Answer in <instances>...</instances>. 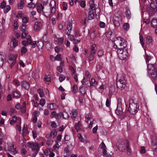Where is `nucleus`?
Segmentation results:
<instances>
[{"mask_svg": "<svg viewBox=\"0 0 157 157\" xmlns=\"http://www.w3.org/2000/svg\"><path fill=\"white\" fill-rule=\"evenodd\" d=\"M64 153L65 155L69 156L71 154V151L69 150L67 147H65L64 149Z\"/></svg>", "mask_w": 157, "mask_h": 157, "instance_id": "nucleus-33", "label": "nucleus"}, {"mask_svg": "<svg viewBox=\"0 0 157 157\" xmlns=\"http://www.w3.org/2000/svg\"><path fill=\"white\" fill-rule=\"evenodd\" d=\"M151 147L153 151L157 152V136L153 133L150 136Z\"/></svg>", "mask_w": 157, "mask_h": 157, "instance_id": "nucleus-9", "label": "nucleus"}, {"mask_svg": "<svg viewBox=\"0 0 157 157\" xmlns=\"http://www.w3.org/2000/svg\"><path fill=\"white\" fill-rule=\"evenodd\" d=\"M82 127V122L81 121H79L75 123V127L77 132L81 130Z\"/></svg>", "mask_w": 157, "mask_h": 157, "instance_id": "nucleus-14", "label": "nucleus"}, {"mask_svg": "<svg viewBox=\"0 0 157 157\" xmlns=\"http://www.w3.org/2000/svg\"><path fill=\"white\" fill-rule=\"evenodd\" d=\"M63 118L65 119H67L69 117V114L66 111H63L62 113Z\"/></svg>", "mask_w": 157, "mask_h": 157, "instance_id": "nucleus-36", "label": "nucleus"}, {"mask_svg": "<svg viewBox=\"0 0 157 157\" xmlns=\"http://www.w3.org/2000/svg\"><path fill=\"white\" fill-rule=\"evenodd\" d=\"M26 103L25 102L23 103V105L21 107V112L22 113H24L26 111Z\"/></svg>", "mask_w": 157, "mask_h": 157, "instance_id": "nucleus-43", "label": "nucleus"}, {"mask_svg": "<svg viewBox=\"0 0 157 157\" xmlns=\"http://www.w3.org/2000/svg\"><path fill=\"white\" fill-rule=\"evenodd\" d=\"M37 92L40 97L42 98L44 96V93L43 89H38Z\"/></svg>", "mask_w": 157, "mask_h": 157, "instance_id": "nucleus-45", "label": "nucleus"}, {"mask_svg": "<svg viewBox=\"0 0 157 157\" xmlns=\"http://www.w3.org/2000/svg\"><path fill=\"white\" fill-rule=\"evenodd\" d=\"M126 109L131 114H135L138 111L139 105L138 103L135 102L133 100L130 99L129 101H125Z\"/></svg>", "mask_w": 157, "mask_h": 157, "instance_id": "nucleus-1", "label": "nucleus"}, {"mask_svg": "<svg viewBox=\"0 0 157 157\" xmlns=\"http://www.w3.org/2000/svg\"><path fill=\"white\" fill-rule=\"evenodd\" d=\"M117 88H124L127 87L124 75L123 74H118L117 78Z\"/></svg>", "mask_w": 157, "mask_h": 157, "instance_id": "nucleus-2", "label": "nucleus"}, {"mask_svg": "<svg viewBox=\"0 0 157 157\" xmlns=\"http://www.w3.org/2000/svg\"><path fill=\"white\" fill-rule=\"evenodd\" d=\"M124 29L125 30H127L129 29V25L128 23H125L124 24Z\"/></svg>", "mask_w": 157, "mask_h": 157, "instance_id": "nucleus-59", "label": "nucleus"}, {"mask_svg": "<svg viewBox=\"0 0 157 157\" xmlns=\"http://www.w3.org/2000/svg\"><path fill=\"white\" fill-rule=\"evenodd\" d=\"M29 38H28L27 39V43L29 44H31V43L32 42V40L31 36L29 35Z\"/></svg>", "mask_w": 157, "mask_h": 157, "instance_id": "nucleus-62", "label": "nucleus"}, {"mask_svg": "<svg viewBox=\"0 0 157 157\" xmlns=\"http://www.w3.org/2000/svg\"><path fill=\"white\" fill-rule=\"evenodd\" d=\"M20 30L23 32H26L28 31L27 25L24 24H22L21 26L19 27Z\"/></svg>", "mask_w": 157, "mask_h": 157, "instance_id": "nucleus-25", "label": "nucleus"}, {"mask_svg": "<svg viewBox=\"0 0 157 157\" xmlns=\"http://www.w3.org/2000/svg\"><path fill=\"white\" fill-rule=\"evenodd\" d=\"M122 101L121 98H119L117 99V108L115 110V113L118 115L121 116L123 113L122 108Z\"/></svg>", "mask_w": 157, "mask_h": 157, "instance_id": "nucleus-10", "label": "nucleus"}, {"mask_svg": "<svg viewBox=\"0 0 157 157\" xmlns=\"http://www.w3.org/2000/svg\"><path fill=\"white\" fill-rule=\"evenodd\" d=\"M62 115V113H58L56 114L55 117L56 119H59L61 118Z\"/></svg>", "mask_w": 157, "mask_h": 157, "instance_id": "nucleus-63", "label": "nucleus"}, {"mask_svg": "<svg viewBox=\"0 0 157 157\" xmlns=\"http://www.w3.org/2000/svg\"><path fill=\"white\" fill-rule=\"evenodd\" d=\"M4 150L6 151H9L13 155L18 153L16 147L12 143H9L6 144L4 147Z\"/></svg>", "mask_w": 157, "mask_h": 157, "instance_id": "nucleus-5", "label": "nucleus"}, {"mask_svg": "<svg viewBox=\"0 0 157 157\" xmlns=\"http://www.w3.org/2000/svg\"><path fill=\"white\" fill-rule=\"evenodd\" d=\"M94 2V0H90L89 2L90 9L91 10H94L96 9L95 5Z\"/></svg>", "mask_w": 157, "mask_h": 157, "instance_id": "nucleus-20", "label": "nucleus"}, {"mask_svg": "<svg viewBox=\"0 0 157 157\" xmlns=\"http://www.w3.org/2000/svg\"><path fill=\"white\" fill-rule=\"evenodd\" d=\"M5 58L2 53H0V67H2L3 63Z\"/></svg>", "mask_w": 157, "mask_h": 157, "instance_id": "nucleus-28", "label": "nucleus"}, {"mask_svg": "<svg viewBox=\"0 0 157 157\" xmlns=\"http://www.w3.org/2000/svg\"><path fill=\"white\" fill-rule=\"evenodd\" d=\"M46 46L48 50H49L52 48V46L49 42H47Z\"/></svg>", "mask_w": 157, "mask_h": 157, "instance_id": "nucleus-51", "label": "nucleus"}, {"mask_svg": "<svg viewBox=\"0 0 157 157\" xmlns=\"http://www.w3.org/2000/svg\"><path fill=\"white\" fill-rule=\"evenodd\" d=\"M140 43L143 48H144V44L143 41V37L142 36H140Z\"/></svg>", "mask_w": 157, "mask_h": 157, "instance_id": "nucleus-58", "label": "nucleus"}, {"mask_svg": "<svg viewBox=\"0 0 157 157\" xmlns=\"http://www.w3.org/2000/svg\"><path fill=\"white\" fill-rule=\"evenodd\" d=\"M13 95L14 97L19 98L20 96V93L17 90L15 91L13 93Z\"/></svg>", "mask_w": 157, "mask_h": 157, "instance_id": "nucleus-42", "label": "nucleus"}, {"mask_svg": "<svg viewBox=\"0 0 157 157\" xmlns=\"http://www.w3.org/2000/svg\"><path fill=\"white\" fill-rule=\"evenodd\" d=\"M113 21L114 25L115 26L118 27L120 25V22L118 21L117 20H115V19H114L113 20Z\"/></svg>", "mask_w": 157, "mask_h": 157, "instance_id": "nucleus-52", "label": "nucleus"}, {"mask_svg": "<svg viewBox=\"0 0 157 157\" xmlns=\"http://www.w3.org/2000/svg\"><path fill=\"white\" fill-rule=\"evenodd\" d=\"M22 21L23 23L26 24L29 21V18L27 16H23L22 17Z\"/></svg>", "mask_w": 157, "mask_h": 157, "instance_id": "nucleus-41", "label": "nucleus"}, {"mask_svg": "<svg viewBox=\"0 0 157 157\" xmlns=\"http://www.w3.org/2000/svg\"><path fill=\"white\" fill-rule=\"evenodd\" d=\"M157 1L156 0H151L150 7L147 10L150 15L155 13L157 11Z\"/></svg>", "mask_w": 157, "mask_h": 157, "instance_id": "nucleus-6", "label": "nucleus"}, {"mask_svg": "<svg viewBox=\"0 0 157 157\" xmlns=\"http://www.w3.org/2000/svg\"><path fill=\"white\" fill-rule=\"evenodd\" d=\"M56 142V144L54 146V149H56V148H58L60 146L61 144L60 142Z\"/></svg>", "mask_w": 157, "mask_h": 157, "instance_id": "nucleus-53", "label": "nucleus"}, {"mask_svg": "<svg viewBox=\"0 0 157 157\" xmlns=\"http://www.w3.org/2000/svg\"><path fill=\"white\" fill-rule=\"evenodd\" d=\"M151 24L152 27L157 28V19H153L151 21Z\"/></svg>", "mask_w": 157, "mask_h": 157, "instance_id": "nucleus-27", "label": "nucleus"}, {"mask_svg": "<svg viewBox=\"0 0 157 157\" xmlns=\"http://www.w3.org/2000/svg\"><path fill=\"white\" fill-rule=\"evenodd\" d=\"M54 41L56 42L58 45H61L63 42L64 39L63 37H59L57 36L54 35Z\"/></svg>", "mask_w": 157, "mask_h": 157, "instance_id": "nucleus-12", "label": "nucleus"}, {"mask_svg": "<svg viewBox=\"0 0 157 157\" xmlns=\"http://www.w3.org/2000/svg\"><path fill=\"white\" fill-rule=\"evenodd\" d=\"M89 82L91 86L95 87L98 84V82L94 78L91 79V81L90 80Z\"/></svg>", "mask_w": 157, "mask_h": 157, "instance_id": "nucleus-32", "label": "nucleus"}, {"mask_svg": "<svg viewBox=\"0 0 157 157\" xmlns=\"http://www.w3.org/2000/svg\"><path fill=\"white\" fill-rule=\"evenodd\" d=\"M36 45L39 49H42L44 45L43 42L41 41H39L36 44Z\"/></svg>", "mask_w": 157, "mask_h": 157, "instance_id": "nucleus-34", "label": "nucleus"}, {"mask_svg": "<svg viewBox=\"0 0 157 157\" xmlns=\"http://www.w3.org/2000/svg\"><path fill=\"white\" fill-rule=\"evenodd\" d=\"M97 45L96 44H94L91 46V52L95 53H96V48Z\"/></svg>", "mask_w": 157, "mask_h": 157, "instance_id": "nucleus-44", "label": "nucleus"}, {"mask_svg": "<svg viewBox=\"0 0 157 157\" xmlns=\"http://www.w3.org/2000/svg\"><path fill=\"white\" fill-rule=\"evenodd\" d=\"M22 87L23 88H29V87L30 84L26 81H23L21 83Z\"/></svg>", "mask_w": 157, "mask_h": 157, "instance_id": "nucleus-22", "label": "nucleus"}, {"mask_svg": "<svg viewBox=\"0 0 157 157\" xmlns=\"http://www.w3.org/2000/svg\"><path fill=\"white\" fill-rule=\"evenodd\" d=\"M36 5L35 4L32 2L28 4V7L30 8H34L36 7Z\"/></svg>", "mask_w": 157, "mask_h": 157, "instance_id": "nucleus-54", "label": "nucleus"}, {"mask_svg": "<svg viewBox=\"0 0 157 157\" xmlns=\"http://www.w3.org/2000/svg\"><path fill=\"white\" fill-rule=\"evenodd\" d=\"M72 24L71 23H69L67 26V29L66 30L65 33L67 35H69L71 33L72 29Z\"/></svg>", "mask_w": 157, "mask_h": 157, "instance_id": "nucleus-17", "label": "nucleus"}, {"mask_svg": "<svg viewBox=\"0 0 157 157\" xmlns=\"http://www.w3.org/2000/svg\"><path fill=\"white\" fill-rule=\"evenodd\" d=\"M116 43L118 44V47H120L118 48L126 49L125 48L127 46V42L123 38L121 37H118L116 38L115 40Z\"/></svg>", "mask_w": 157, "mask_h": 157, "instance_id": "nucleus-7", "label": "nucleus"}, {"mask_svg": "<svg viewBox=\"0 0 157 157\" xmlns=\"http://www.w3.org/2000/svg\"><path fill=\"white\" fill-rule=\"evenodd\" d=\"M36 6V8L37 10L38 13H41L42 12H44L43 10L44 7L41 4L39 3H37Z\"/></svg>", "mask_w": 157, "mask_h": 157, "instance_id": "nucleus-18", "label": "nucleus"}, {"mask_svg": "<svg viewBox=\"0 0 157 157\" xmlns=\"http://www.w3.org/2000/svg\"><path fill=\"white\" fill-rule=\"evenodd\" d=\"M51 152L50 150L48 148L46 149L44 151V153L45 155H49Z\"/></svg>", "mask_w": 157, "mask_h": 157, "instance_id": "nucleus-60", "label": "nucleus"}, {"mask_svg": "<svg viewBox=\"0 0 157 157\" xmlns=\"http://www.w3.org/2000/svg\"><path fill=\"white\" fill-rule=\"evenodd\" d=\"M6 6V3L5 1H3L1 3L0 7L2 9H4Z\"/></svg>", "mask_w": 157, "mask_h": 157, "instance_id": "nucleus-64", "label": "nucleus"}, {"mask_svg": "<svg viewBox=\"0 0 157 157\" xmlns=\"http://www.w3.org/2000/svg\"><path fill=\"white\" fill-rule=\"evenodd\" d=\"M80 41V40L79 38H78L75 36L72 42L74 44H77L79 43Z\"/></svg>", "mask_w": 157, "mask_h": 157, "instance_id": "nucleus-49", "label": "nucleus"}, {"mask_svg": "<svg viewBox=\"0 0 157 157\" xmlns=\"http://www.w3.org/2000/svg\"><path fill=\"white\" fill-rule=\"evenodd\" d=\"M148 73L150 76L153 79H157V71L154 64L147 65Z\"/></svg>", "mask_w": 157, "mask_h": 157, "instance_id": "nucleus-4", "label": "nucleus"}, {"mask_svg": "<svg viewBox=\"0 0 157 157\" xmlns=\"http://www.w3.org/2000/svg\"><path fill=\"white\" fill-rule=\"evenodd\" d=\"M24 4V0H20V3L18 5V9L19 10L22 9Z\"/></svg>", "mask_w": 157, "mask_h": 157, "instance_id": "nucleus-29", "label": "nucleus"}, {"mask_svg": "<svg viewBox=\"0 0 157 157\" xmlns=\"http://www.w3.org/2000/svg\"><path fill=\"white\" fill-rule=\"evenodd\" d=\"M17 56L14 55L13 54H11L9 56V63H10V67L12 68V66L15 64L16 61Z\"/></svg>", "mask_w": 157, "mask_h": 157, "instance_id": "nucleus-11", "label": "nucleus"}, {"mask_svg": "<svg viewBox=\"0 0 157 157\" xmlns=\"http://www.w3.org/2000/svg\"><path fill=\"white\" fill-rule=\"evenodd\" d=\"M99 148L102 149V153L104 156L107 155L106 147L104 143L102 142L99 146Z\"/></svg>", "mask_w": 157, "mask_h": 157, "instance_id": "nucleus-16", "label": "nucleus"}, {"mask_svg": "<svg viewBox=\"0 0 157 157\" xmlns=\"http://www.w3.org/2000/svg\"><path fill=\"white\" fill-rule=\"evenodd\" d=\"M11 43H12L13 47L15 48L17 45L18 40L15 38H13L11 39Z\"/></svg>", "mask_w": 157, "mask_h": 157, "instance_id": "nucleus-35", "label": "nucleus"}, {"mask_svg": "<svg viewBox=\"0 0 157 157\" xmlns=\"http://www.w3.org/2000/svg\"><path fill=\"white\" fill-rule=\"evenodd\" d=\"M32 77L34 79H37L39 78L38 72L37 71H35L32 74Z\"/></svg>", "mask_w": 157, "mask_h": 157, "instance_id": "nucleus-31", "label": "nucleus"}, {"mask_svg": "<svg viewBox=\"0 0 157 157\" xmlns=\"http://www.w3.org/2000/svg\"><path fill=\"white\" fill-rule=\"evenodd\" d=\"M80 6L82 8H84L86 6V2L85 0H82L79 2Z\"/></svg>", "mask_w": 157, "mask_h": 157, "instance_id": "nucleus-55", "label": "nucleus"}, {"mask_svg": "<svg viewBox=\"0 0 157 157\" xmlns=\"http://www.w3.org/2000/svg\"><path fill=\"white\" fill-rule=\"evenodd\" d=\"M152 42V39L151 37L150 36H147L146 37V43L147 44L151 43Z\"/></svg>", "mask_w": 157, "mask_h": 157, "instance_id": "nucleus-40", "label": "nucleus"}, {"mask_svg": "<svg viewBox=\"0 0 157 157\" xmlns=\"http://www.w3.org/2000/svg\"><path fill=\"white\" fill-rule=\"evenodd\" d=\"M125 13L126 17L128 19H130L131 17V14L129 8H126V10L125 11Z\"/></svg>", "mask_w": 157, "mask_h": 157, "instance_id": "nucleus-26", "label": "nucleus"}, {"mask_svg": "<svg viewBox=\"0 0 157 157\" xmlns=\"http://www.w3.org/2000/svg\"><path fill=\"white\" fill-rule=\"evenodd\" d=\"M57 107V106L56 104L51 103L49 104V108L51 110H55Z\"/></svg>", "mask_w": 157, "mask_h": 157, "instance_id": "nucleus-37", "label": "nucleus"}, {"mask_svg": "<svg viewBox=\"0 0 157 157\" xmlns=\"http://www.w3.org/2000/svg\"><path fill=\"white\" fill-rule=\"evenodd\" d=\"M50 11L52 14L56 12V2L55 1H51L50 4Z\"/></svg>", "mask_w": 157, "mask_h": 157, "instance_id": "nucleus-15", "label": "nucleus"}, {"mask_svg": "<svg viewBox=\"0 0 157 157\" xmlns=\"http://www.w3.org/2000/svg\"><path fill=\"white\" fill-rule=\"evenodd\" d=\"M126 147H127V154L128 155H129L131 154V150L129 148V147L128 145V143L126 144Z\"/></svg>", "mask_w": 157, "mask_h": 157, "instance_id": "nucleus-56", "label": "nucleus"}, {"mask_svg": "<svg viewBox=\"0 0 157 157\" xmlns=\"http://www.w3.org/2000/svg\"><path fill=\"white\" fill-rule=\"evenodd\" d=\"M89 79L88 78H85L84 77L81 81V82L83 85H86L88 84Z\"/></svg>", "mask_w": 157, "mask_h": 157, "instance_id": "nucleus-39", "label": "nucleus"}, {"mask_svg": "<svg viewBox=\"0 0 157 157\" xmlns=\"http://www.w3.org/2000/svg\"><path fill=\"white\" fill-rule=\"evenodd\" d=\"M28 134L27 128L24 126L22 129V134L23 136H26Z\"/></svg>", "mask_w": 157, "mask_h": 157, "instance_id": "nucleus-46", "label": "nucleus"}, {"mask_svg": "<svg viewBox=\"0 0 157 157\" xmlns=\"http://www.w3.org/2000/svg\"><path fill=\"white\" fill-rule=\"evenodd\" d=\"M104 51L102 49L99 50L98 52V55L99 57H102L104 54Z\"/></svg>", "mask_w": 157, "mask_h": 157, "instance_id": "nucleus-47", "label": "nucleus"}, {"mask_svg": "<svg viewBox=\"0 0 157 157\" xmlns=\"http://www.w3.org/2000/svg\"><path fill=\"white\" fill-rule=\"evenodd\" d=\"M95 15L94 10H90L88 12V18L89 20H91L94 18Z\"/></svg>", "mask_w": 157, "mask_h": 157, "instance_id": "nucleus-21", "label": "nucleus"}, {"mask_svg": "<svg viewBox=\"0 0 157 157\" xmlns=\"http://www.w3.org/2000/svg\"><path fill=\"white\" fill-rule=\"evenodd\" d=\"M42 27V23L40 22H35L34 25V30L35 31H38L40 30Z\"/></svg>", "mask_w": 157, "mask_h": 157, "instance_id": "nucleus-13", "label": "nucleus"}, {"mask_svg": "<svg viewBox=\"0 0 157 157\" xmlns=\"http://www.w3.org/2000/svg\"><path fill=\"white\" fill-rule=\"evenodd\" d=\"M72 119L75 120L77 115V112L76 110H73L70 113Z\"/></svg>", "mask_w": 157, "mask_h": 157, "instance_id": "nucleus-23", "label": "nucleus"}, {"mask_svg": "<svg viewBox=\"0 0 157 157\" xmlns=\"http://www.w3.org/2000/svg\"><path fill=\"white\" fill-rule=\"evenodd\" d=\"M57 134V131L55 130H54L51 132L50 136L54 138L56 136Z\"/></svg>", "mask_w": 157, "mask_h": 157, "instance_id": "nucleus-48", "label": "nucleus"}, {"mask_svg": "<svg viewBox=\"0 0 157 157\" xmlns=\"http://www.w3.org/2000/svg\"><path fill=\"white\" fill-rule=\"evenodd\" d=\"M145 59L146 63H148L149 61L151 59V57L147 55H146Z\"/></svg>", "mask_w": 157, "mask_h": 157, "instance_id": "nucleus-61", "label": "nucleus"}, {"mask_svg": "<svg viewBox=\"0 0 157 157\" xmlns=\"http://www.w3.org/2000/svg\"><path fill=\"white\" fill-rule=\"evenodd\" d=\"M21 121V118L20 117L17 118L14 116L12 117V119L10 121V124H11L13 125L16 121H17L20 123Z\"/></svg>", "mask_w": 157, "mask_h": 157, "instance_id": "nucleus-19", "label": "nucleus"}, {"mask_svg": "<svg viewBox=\"0 0 157 157\" xmlns=\"http://www.w3.org/2000/svg\"><path fill=\"white\" fill-rule=\"evenodd\" d=\"M117 54L119 58L122 60L126 59L128 57V53L126 49L118 48Z\"/></svg>", "mask_w": 157, "mask_h": 157, "instance_id": "nucleus-8", "label": "nucleus"}, {"mask_svg": "<svg viewBox=\"0 0 157 157\" xmlns=\"http://www.w3.org/2000/svg\"><path fill=\"white\" fill-rule=\"evenodd\" d=\"M65 76L63 75H61L59 76V80L60 82H62L65 79Z\"/></svg>", "mask_w": 157, "mask_h": 157, "instance_id": "nucleus-57", "label": "nucleus"}, {"mask_svg": "<svg viewBox=\"0 0 157 157\" xmlns=\"http://www.w3.org/2000/svg\"><path fill=\"white\" fill-rule=\"evenodd\" d=\"M28 147L32 149L33 157H36L40 150V147L38 143L33 142H29L27 143Z\"/></svg>", "mask_w": 157, "mask_h": 157, "instance_id": "nucleus-3", "label": "nucleus"}, {"mask_svg": "<svg viewBox=\"0 0 157 157\" xmlns=\"http://www.w3.org/2000/svg\"><path fill=\"white\" fill-rule=\"evenodd\" d=\"M4 9V12L5 13H6L10 10L11 8L9 5H7Z\"/></svg>", "mask_w": 157, "mask_h": 157, "instance_id": "nucleus-50", "label": "nucleus"}, {"mask_svg": "<svg viewBox=\"0 0 157 157\" xmlns=\"http://www.w3.org/2000/svg\"><path fill=\"white\" fill-rule=\"evenodd\" d=\"M95 53L92 52H90V54L88 58V60L89 61H91L93 60L95 57Z\"/></svg>", "mask_w": 157, "mask_h": 157, "instance_id": "nucleus-30", "label": "nucleus"}, {"mask_svg": "<svg viewBox=\"0 0 157 157\" xmlns=\"http://www.w3.org/2000/svg\"><path fill=\"white\" fill-rule=\"evenodd\" d=\"M122 14L121 13H119V14L117 15H116L113 19L116 20H117L120 22H121L122 20Z\"/></svg>", "mask_w": 157, "mask_h": 157, "instance_id": "nucleus-24", "label": "nucleus"}, {"mask_svg": "<svg viewBox=\"0 0 157 157\" xmlns=\"http://www.w3.org/2000/svg\"><path fill=\"white\" fill-rule=\"evenodd\" d=\"M91 119V116L90 113L86 114L85 116V121L88 122Z\"/></svg>", "mask_w": 157, "mask_h": 157, "instance_id": "nucleus-38", "label": "nucleus"}]
</instances>
